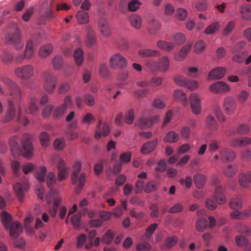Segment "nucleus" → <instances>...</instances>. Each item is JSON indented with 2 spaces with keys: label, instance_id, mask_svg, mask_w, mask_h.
Here are the masks:
<instances>
[{
  "label": "nucleus",
  "instance_id": "bb28decb",
  "mask_svg": "<svg viewBox=\"0 0 251 251\" xmlns=\"http://www.w3.org/2000/svg\"><path fill=\"white\" fill-rule=\"evenodd\" d=\"M156 46L160 49L167 51L172 50L175 47V45L173 42H169L163 40L158 41Z\"/></svg>",
  "mask_w": 251,
  "mask_h": 251
},
{
  "label": "nucleus",
  "instance_id": "bf43d9fd",
  "mask_svg": "<svg viewBox=\"0 0 251 251\" xmlns=\"http://www.w3.org/2000/svg\"><path fill=\"white\" fill-rule=\"evenodd\" d=\"M235 240L236 245L240 247L245 246L248 243L247 239L242 236H236Z\"/></svg>",
  "mask_w": 251,
  "mask_h": 251
},
{
  "label": "nucleus",
  "instance_id": "c85d7f7f",
  "mask_svg": "<svg viewBox=\"0 0 251 251\" xmlns=\"http://www.w3.org/2000/svg\"><path fill=\"white\" fill-rule=\"evenodd\" d=\"M175 98L186 106L188 105L187 97L185 93L180 90H176L174 92Z\"/></svg>",
  "mask_w": 251,
  "mask_h": 251
},
{
  "label": "nucleus",
  "instance_id": "393cba45",
  "mask_svg": "<svg viewBox=\"0 0 251 251\" xmlns=\"http://www.w3.org/2000/svg\"><path fill=\"white\" fill-rule=\"evenodd\" d=\"M192 45L191 44H187L182 48L179 53L176 54L175 58L176 61H182L187 55L188 53L190 51Z\"/></svg>",
  "mask_w": 251,
  "mask_h": 251
},
{
  "label": "nucleus",
  "instance_id": "ea45409f",
  "mask_svg": "<svg viewBox=\"0 0 251 251\" xmlns=\"http://www.w3.org/2000/svg\"><path fill=\"white\" fill-rule=\"evenodd\" d=\"M33 220V218L31 215H28L24 220V225L25 228L26 232L31 234L33 232V228L30 226V224Z\"/></svg>",
  "mask_w": 251,
  "mask_h": 251
},
{
  "label": "nucleus",
  "instance_id": "7c9ffc66",
  "mask_svg": "<svg viewBox=\"0 0 251 251\" xmlns=\"http://www.w3.org/2000/svg\"><path fill=\"white\" fill-rule=\"evenodd\" d=\"M76 17L78 23L79 24H85L89 22V15L87 12L82 10L79 11Z\"/></svg>",
  "mask_w": 251,
  "mask_h": 251
},
{
  "label": "nucleus",
  "instance_id": "0e129e2a",
  "mask_svg": "<svg viewBox=\"0 0 251 251\" xmlns=\"http://www.w3.org/2000/svg\"><path fill=\"white\" fill-rule=\"evenodd\" d=\"M214 113L217 117V119L222 122H225L226 121V118L223 113L220 107L216 108L214 109Z\"/></svg>",
  "mask_w": 251,
  "mask_h": 251
},
{
  "label": "nucleus",
  "instance_id": "72a5a7b5",
  "mask_svg": "<svg viewBox=\"0 0 251 251\" xmlns=\"http://www.w3.org/2000/svg\"><path fill=\"white\" fill-rule=\"evenodd\" d=\"M86 28L87 31V43L89 46L93 45L96 42V37L94 32L90 26H87Z\"/></svg>",
  "mask_w": 251,
  "mask_h": 251
},
{
  "label": "nucleus",
  "instance_id": "cd10ccee",
  "mask_svg": "<svg viewBox=\"0 0 251 251\" xmlns=\"http://www.w3.org/2000/svg\"><path fill=\"white\" fill-rule=\"evenodd\" d=\"M179 138V135L174 131L168 132L164 137V141L166 143H174L177 142Z\"/></svg>",
  "mask_w": 251,
  "mask_h": 251
},
{
  "label": "nucleus",
  "instance_id": "f8f14e48",
  "mask_svg": "<svg viewBox=\"0 0 251 251\" xmlns=\"http://www.w3.org/2000/svg\"><path fill=\"white\" fill-rule=\"evenodd\" d=\"M210 90L214 93H221L229 91V86L223 81H218L211 85Z\"/></svg>",
  "mask_w": 251,
  "mask_h": 251
},
{
  "label": "nucleus",
  "instance_id": "a19ab883",
  "mask_svg": "<svg viewBox=\"0 0 251 251\" xmlns=\"http://www.w3.org/2000/svg\"><path fill=\"white\" fill-rule=\"evenodd\" d=\"M220 25L219 23L214 22L207 26L204 30V33L206 34H212L215 33L219 28Z\"/></svg>",
  "mask_w": 251,
  "mask_h": 251
},
{
  "label": "nucleus",
  "instance_id": "774afa93",
  "mask_svg": "<svg viewBox=\"0 0 251 251\" xmlns=\"http://www.w3.org/2000/svg\"><path fill=\"white\" fill-rule=\"evenodd\" d=\"M1 59L2 61L5 62H11L14 60V56L11 53L5 51L2 55Z\"/></svg>",
  "mask_w": 251,
  "mask_h": 251
},
{
  "label": "nucleus",
  "instance_id": "5fc2aeb1",
  "mask_svg": "<svg viewBox=\"0 0 251 251\" xmlns=\"http://www.w3.org/2000/svg\"><path fill=\"white\" fill-rule=\"evenodd\" d=\"M67 106L61 105L56 107L54 111V115L58 118L61 117L65 113Z\"/></svg>",
  "mask_w": 251,
  "mask_h": 251
},
{
  "label": "nucleus",
  "instance_id": "1a4fd4ad",
  "mask_svg": "<svg viewBox=\"0 0 251 251\" xmlns=\"http://www.w3.org/2000/svg\"><path fill=\"white\" fill-rule=\"evenodd\" d=\"M159 119L160 117L158 115L154 116L151 118L142 117L138 120L136 125L141 128H147L151 127L154 123L159 121Z\"/></svg>",
  "mask_w": 251,
  "mask_h": 251
},
{
  "label": "nucleus",
  "instance_id": "f3484780",
  "mask_svg": "<svg viewBox=\"0 0 251 251\" xmlns=\"http://www.w3.org/2000/svg\"><path fill=\"white\" fill-rule=\"evenodd\" d=\"M15 73L16 75L24 79L30 77L33 75V70L29 66H27L22 68H18L16 70Z\"/></svg>",
  "mask_w": 251,
  "mask_h": 251
},
{
  "label": "nucleus",
  "instance_id": "5701e85b",
  "mask_svg": "<svg viewBox=\"0 0 251 251\" xmlns=\"http://www.w3.org/2000/svg\"><path fill=\"white\" fill-rule=\"evenodd\" d=\"M53 47L51 44L42 46L39 51V55L41 58H46L50 55L53 51Z\"/></svg>",
  "mask_w": 251,
  "mask_h": 251
},
{
  "label": "nucleus",
  "instance_id": "4c0bfd02",
  "mask_svg": "<svg viewBox=\"0 0 251 251\" xmlns=\"http://www.w3.org/2000/svg\"><path fill=\"white\" fill-rule=\"evenodd\" d=\"M188 15L186 9L183 8H178L176 11V16L177 19L180 21L186 20Z\"/></svg>",
  "mask_w": 251,
  "mask_h": 251
},
{
  "label": "nucleus",
  "instance_id": "a211bd4d",
  "mask_svg": "<svg viewBox=\"0 0 251 251\" xmlns=\"http://www.w3.org/2000/svg\"><path fill=\"white\" fill-rule=\"evenodd\" d=\"M226 73L225 68L219 67L213 69L210 71L208 75V79H219L223 77Z\"/></svg>",
  "mask_w": 251,
  "mask_h": 251
},
{
  "label": "nucleus",
  "instance_id": "603ef678",
  "mask_svg": "<svg viewBox=\"0 0 251 251\" xmlns=\"http://www.w3.org/2000/svg\"><path fill=\"white\" fill-rule=\"evenodd\" d=\"M95 118L90 113H87L85 114L82 120V123L84 125H89L95 122Z\"/></svg>",
  "mask_w": 251,
  "mask_h": 251
},
{
  "label": "nucleus",
  "instance_id": "b1692460",
  "mask_svg": "<svg viewBox=\"0 0 251 251\" xmlns=\"http://www.w3.org/2000/svg\"><path fill=\"white\" fill-rule=\"evenodd\" d=\"M74 170L72 175L71 179L73 184H76L77 181V176L81 169L82 163L80 160L76 161L74 164Z\"/></svg>",
  "mask_w": 251,
  "mask_h": 251
},
{
  "label": "nucleus",
  "instance_id": "6e6552de",
  "mask_svg": "<svg viewBox=\"0 0 251 251\" xmlns=\"http://www.w3.org/2000/svg\"><path fill=\"white\" fill-rule=\"evenodd\" d=\"M238 182L243 188L248 189L251 187V171L242 172L238 175Z\"/></svg>",
  "mask_w": 251,
  "mask_h": 251
},
{
  "label": "nucleus",
  "instance_id": "c03bdc74",
  "mask_svg": "<svg viewBox=\"0 0 251 251\" xmlns=\"http://www.w3.org/2000/svg\"><path fill=\"white\" fill-rule=\"evenodd\" d=\"M229 205L232 209H240L242 206V201L240 198H233L231 200Z\"/></svg>",
  "mask_w": 251,
  "mask_h": 251
},
{
  "label": "nucleus",
  "instance_id": "2eb2a0df",
  "mask_svg": "<svg viewBox=\"0 0 251 251\" xmlns=\"http://www.w3.org/2000/svg\"><path fill=\"white\" fill-rule=\"evenodd\" d=\"M13 188L19 200L22 201L24 199V192L28 189L29 186L26 182H24L23 184L18 182L14 186Z\"/></svg>",
  "mask_w": 251,
  "mask_h": 251
},
{
  "label": "nucleus",
  "instance_id": "864d4df0",
  "mask_svg": "<svg viewBox=\"0 0 251 251\" xmlns=\"http://www.w3.org/2000/svg\"><path fill=\"white\" fill-rule=\"evenodd\" d=\"M134 120V112L133 109L129 110L125 115V121L127 124H131Z\"/></svg>",
  "mask_w": 251,
  "mask_h": 251
},
{
  "label": "nucleus",
  "instance_id": "052dcab7",
  "mask_svg": "<svg viewBox=\"0 0 251 251\" xmlns=\"http://www.w3.org/2000/svg\"><path fill=\"white\" fill-rule=\"evenodd\" d=\"M180 183L187 188H189L192 186V179L191 177L187 176L185 178H182L180 179Z\"/></svg>",
  "mask_w": 251,
  "mask_h": 251
},
{
  "label": "nucleus",
  "instance_id": "79ce46f5",
  "mask_svg": "<svg viewBox=\"0 0 251 251\" xmlns=\"http://www.w3.org/2000/svg\"><path fill=\"white\" fill-rule=\"evenodd\" d=\"M40 141L43 147H48L50 142L49 135L46 132H42L40 135Z\"/></svg>",
  "mask_w": 251,
  "mask_h": 251
},
{
  "label": "nucleus",
  "instance_id": "2f4dec72",
  "mask_svg": "<svg viewBox=\"0 0 251 251\" xmlns=\"http://www.w3.org/2000/svg\"><path fill=\"white\" fill-rule=\"evenodd\" d=\"M251 215V208L248 211H235L230 213V217L233 219H241Z\"/></svg>",
  "mask_w": 251,
  "mask_h": 251
},
{
  "label": "nucleus",
  "instance_id": "f704fd0d",
  "mask_svg": "<svg viewBox=\"0 0 251 251\" xmlns=\"http://www.w3.org/2000/svg\"><path fill=\"white\" fill-rule=\"evenodd\" d=\"M250 131V127L247 124H241L237 126L234 133L247 134Z\"/></svg>",
  "mask_w": 251,
  "mask_h": 251
},
{
  "label": "nucleus",
  "instance_id": "de8ad7c7",
  "mask_svg": "<svg viewBox=\"0 0 251 251\" xmlns=\"http://www.w3.org/2000/svg\"><path fill=\"white\" fill-rule=\"evenodd\" d=\"M207 226V220L204 218L198 220L196 223V227L198 231H203Z\"/></svg>",
  "mask_w": 251,
  "mask_h": 251
},
{
  "label": "nucleus",
  "instance_id": "a878e982",
  "mask_svg": "<svg viewBox=\"0 0 251 251\" xmlns=\"http://www.w3.org/2000/svg\"><path fill=\"white\" fill-rule=\"evenodd\" d=\"M56 80L51 76H47L45 78V88L50 93L52 92L55 87Z\"/></svg>",
  "mask_w": 251,
  "mask_h": 251
},
{
  "label": "nucleus",
  "instance_id": "4d7b16f0",
  "mask_svg": "<svg viewBox=\"0 0 251 251\" xmlns=\"http://www.w3.org/2000/svg\"><path fill=\"white\" fill-rule=\"evenodd\" d=\"M141 3L138 0H132L128 4V9L130 11H135L139 7Z\"/></svg>",
  "mask_w": 251,
  "mask_h": 251
},
{
  "label": "nucleus",
  "instance_id": "4be33fe9",
  "mask_svg": "<svg viewBox=\"0 0 251 251\" xmlns=\"http://www.w3.org/2000/svg\"><path fill=\"white\" fill-rule=\"evenodd\" d=\"M158 141L155 139L144 144L141 148V152L143 154H148L152 152L157 145Z\"/></svg>",
  "mask_w": 251,
  "mask_h": 251
},
{
  "label": "nucleus",
  "instance_id": "412c9836",
  "mask_svg": "<svg viewBox=\"0 0 251 251\" xmlns=\"http://www.w3.org/2000/svg\"><path fill=\"white\" fill-rule=\"evenodd\" d=\"M129 22L132 27L140 29L142 26L143 20L141 17L137 14H132L129 17Z\"/></svg>",
  "mask_w": 251,
  "mask_h": 251
},
{
  "label": "nucleus",
  "instance_id": "4468645a",
  "mask_svg": "<svg viewBox=\"0 0 251 251\" xmlns=\"http://www.w3.org/2000/svg\"><path fill=\"white\" fill-rule=\"evenodd\" d=\"M98 27L100 33L105 37H108L111 35L110 28L106 18H102L98 22Z\"/></svg>",
  "mask_w": 251,
  "mask_h": 251
},
{
  "label": "nucleus",
  "instance_id": "9b49d317",
  "mask_svg": "<svg viewBox=\"0 0 251 251\" xmlns=\"http://www.w3.org/2000/svg\"><path fill=\"white\" fill-rule=\"evenodd\" d=\"M33 43L31 40H29L27 42L25 50V54L19 55L16 57L17 61H22L25 58L27 59L31 58L34 54Z\"/></svg>",
  "mask_w": 251,
  "mask_h": 251
},
{
  "label": "nucleus",
  "instance_id": "37998d69",
  "mask_svg": "<svg viewBox=\"0 0 251 251\" xmlns=\"http://www.w3.org/2000/svg\"><path fill=\"white\" fill-rule=\"evenodd\" d=\"M47 185L49 188H52L56 181V178L53 172H49L46 178Z\"/></svg>",
  "mask_w": 251,
  "mask_h": 251
},
{
  "label": "nucleus",
  "instance_id": "13d9d810",
  "mask_svg": "<svg viewBox=\"0 0 251 251\" xmlns=\"http://www.w3.org/2000/svg\"><path fill=\"white\" fill-rule=\"evenodd\" d=\"M235 229L238 232L244 233L247 235H250L251 232V230L249 228L241 224L236 225Z\"/></svg>",
  "mask_w": 251,
  "mask_h": 251
},
{
  "label": "nucleus",
  "instance_id": "3c124183",
  "mask_svg": "<svg viewBox=\"0 0 251 251\" xmlns=\"http://www.w3.org/2000/svg\"><path fill=\"white\" fill-rule=\"evenodd\" d=\"M74 57L76 63H82L83 61V52L82 50L78 48L75 50Z\"/></svg>",
  "mask_w": 251,
  "mask_h": 251
},
{
  "label": "nucleus",
  "instance_id": "6e6d98bb",
  "mask_svg": "<svg viewBox=\"0 0 251 251\" xmlns=\"http://www.w3.org/2000/svg\"><path fill=\"white\" fill-rule=\"evenodd\" d=\"M178 241L177 237L175 236L168 237L165 241V246L168 248H171L174 246Z\"/></svg>",
  "mask_w": 251,
  "mask_h": 251
},
{
  "label": "nucleus",
  "instance_id": "ddd939ff",
  "mask_svg": "<svg viewBox=\"0 0 251 251\" xmlns=\"http://www.w3.org/2000/svg\"><path fill=\"white\" fill-rule=\"evenodd\" d=\"M110 132V128L108 125L105 124H102L101 120L99 121L98 125L97 128L95 137L99 139L101 137H105Z\"/></svg>",
  "mask_w": 251,
  "mask_h": 251
},
{
  "label": "nucleus",
  "instance_id": "c756f323",
  "mask_svg": "<svg viewBox=\"0 0 251 251\" xmlns=\"http://www.w3.org/2000/svg\"><path fill=\"white\" fill-rule=\"evenodd\" d=\"M240 13L243 19L251 20V4H244L240 9Z\"/></svg>",
  "mask_w": 251,
  "mask_h": 251
},
{
  "label": "nucleus",
  "instance_id": "423d86ee",
  "mask_svg": "<svg viewBox=\"0 0 251 251\" xmlns=\"http://www.w3.org/2000/svg\"><path fill=\"white\" fill-rule=\"evenodd\" d=\"M31 135L25 134L23 135L22 140L23 145L22 155L27 158L32 157L33 154V148L31 142Z\"/></svg>",
  "mask_w": 251,
  "mask_h": 251
},
{
  "label": "nucleus",
  "instance_id": "f03ea898",
  "mask_svg": "<svg viewBox=\"0 0 251 251\" xmlns=\"http://www.w3.org/2000/svg\"><path fill=\"white\" fill-rule=\"evenodd\" d=\"M56 163H57L58 170L57 179L59 181H61L67 178L70 174V168L66 165L64 159L55 155L51 157L50 164L53 166Z\"/></svg>",
  "mask_w": 251,
  "mask_h": 251
},
{
  "label": "nucleus",
  "instance_id": "09e8293b",
  "mask_svg": "<svg viewBox=\"0 0 251 251\" xmlns=\"http://www.w3.org/2000/svg\"><path fill=\"white\" fill-rule=\"evenodd\" d=\"M195 8L200 11H204L208 8V4L206 0H200L195 4Z\"/></svg>",
  "mask_w": 251,
  "mask_h": 251
},
{
  "label": "nucleus",
  "instance_id": "aec40b11",
  "mask_svg": "<svg viewBox=\"0 0 251 251\" xmlns=\"http://www.w3.org/2000/svg\"><path fill=\"white\" fill-rule=\"evenodd\" d=\"M139 55L143 58L149 57H156L160 55V52L157 50H152L149 49H141L138 50Z\"/></svg>",
  "mask_w": 251,
  "mask_h": 251
},
{
  "label": "nucleus",
  "instance_id": "8fccbe9b",
  "mask_svg": "<svg viewBox=\"0 0 251 251\" xmlns=\"http://www.w3.org/2000/svg\"><path fill=\"white\" fill-rule=\"evenodd\" d=\"M53 146L55 150H62L66 146L65 141L63 138H57L53 143Z\"/></svg>",
  "mask_w": 251,
  "mask_h": 251
},
{
  "label": "nucleus",
  "instance_id": "49530a36",
  "mask_svg": "<svg viewBox=\"0 0 251 251\" xmlns=\"http://www.w3.org/2000/svg\"><path fill=\"white\" fill-rule=\"evenodd\" d=\"M37 101V100L35 98H31L30 106L28 109L26 110V112L27 114H33L37 111L38 109V107L36 105Z\"/></svg>",
  "mask_w": 251,
  "mask_h": 251
},
{
  "label": "nucleus",
  "instance_id": "7ed1b4c3",
  "mask_svg": "<svg viewBox=\"0 0 251 251\" xmlns=\"http://www.w3.org/2000/svg\"><path fill=\"white\" fill-rule=\"evenodd\" d=\"M5 40L8 44L14 45L16 50H20L24 47V43L21 41V33L15 24L5 36Z\"/></svg>",
  "mask_w": 251,
  "mask_h": 251
},
{
  "label": "nucleus",
  "instance_id": "58836bf2",
  "mask_svg": "<svg viewBox=\"0 0 251 251\" xmlns=\"http://www.w3.org/2000/svg\"><path fill=\"white\" fill-rule=\"evenodd\" d=\"M127 61L126 58L120 53H117L110 58V63H126Z\"/></svg>",
  "mask_w": 251,
  "mask_h": 251
},
{
  "label": "nucleus",
  "instance_id": "473e14b6",
  "mask_svg": "<svg viewBox=\"0 0 251 251\" xmlns=\"http://www.w3.org/2000/svg\"><path fill=\"white\" fill-rule=\"evenodd\" d=\"M194 181L196 187L200 189L202 188L205 184V177L202 174H197L194 176Z\"/></svg>",
  "mask_w": 251,
  "mask_h": 251
},
{
  "label": "nucleus",
  "instance_id": "f257e3e1",
  "mask_svg": "<svg viewBox=\"0 0 251 251\" xmlns=\"http://www.w3.org/2000/svg\"><path fill=\"white\" fill-rule=\"evenodd\" d=\"M1 222L5 228L9 231L10 236L16 238L23 231L22 225L18 221L13 222L12 218L8 213L3 211L1 215Z\"/></svg>",
  "mask_w": 251,
  "mask_h": 251
},
{
  "label": "nucleus",
  "instance_id": "6ab92c4d",
  "mask_svg": "<svg viewBox=\"0 0 251 251\" xmlns=\"http://www.w3.org/2000/svg\"><path fill=\"white\" fill-rule=\"evenodd\" d=\"M148 23L149 32L151 34L154 35L156 34L160 28L161 25L159 21L153 17L149 19Z\"/></svg>",
  "mask_w": 251,
  "mask_h": 251
},
{
  "label": "nucleus",
  "instance_id": "e2e57ef3",
  "mask_svg": "<svg viewBox=\"0 0 251 251\" xmlns=\"http://www.w3.org/2000/svg\"><path fill=\"white\" fill-rule=\"evenodd\" d=\"M164 13L166 15H172L175 12V7L170 3H166L164 7Z\"/></svg>",
  "mask_w": 251,
  "mask_h": 251
},
{
  "label": "nucleus",
  "instance_id": "9d476101",
  "mask_svg": "<svg viewBox=\"0 0 251 251\" xmlns=\"http://www.w3.org/2000/svg\"><path fill=\"white\" fill-rule=\"evenodd\" d=\"M225 189L220 185H217L215 189L213 198L219 204H224L227 201L225 196Z\"/></svg>",
  "mask_w": 251,
  "mask_h": 251
},
{
  "label": "nucleus",
  "instance_id": "0eeeda50",
  "mask_svg": "<svg viewBox=\"0 0 251 251\" xmlns=\"http://www.w3.org/2000/svg\"><path fill=\"white\" fill-rule=\"evenodd\" d=\"M189 101L192 112L195 115H199L201 113V98L197 93H192L190 95Z\"/></svg>",
  "mask_w": 251,
  "mask_h": 251
},
{
  "label": "nucleus",
  "instance_id": "20e7f679",
  "mask_svg": "<svg viewBox=\"0 0 251 251\" xmlns=\"http://www.w3.org/2000/svg\"><path fill=\"white\" fill-rule=\"evenodd\" d=\"M13 101H9V107L5 117V122H9L16 118V120L24 126L29 123V121L26 118L23 120L22 118L21 106H17V109L16 110L13 104Z\"/></svg>",
  "mask_w": 251,
  "mask_h": 251
},
{
  "label": "nucleus",
  "instance_id": "69168bd1",
  "mask_svg": "<svg viewBox=\"0 0 251 251\" xmlns=\"http://www.w3.org/2000/svg\"><path fill=\"white\" fill-rule=\"evenodd\" d=\"M205 49V45L202 41L200 40L196 43L194 46V50L197 53L202 52Z\"/></svg>",
  "mask_w": 251,
  "mask_h": 251
},
{
  "label": "nucleus",
  "instance_id": "a18cd8bd",
  "mask_svg": "<svg viewBox=\"0 0 251 251\" xmlns=\"http://www.w3.org/2000/svg\"><path fill=\"white\" fill-rule=\"evenodd\" d=\"M114 234V232L112 230H108L102 237V241L105 244H110L113 241Z\"/></svg>",
  "mask_w": 251,
  "mask_h": 251
},
{
  "label": "nucleus",
  "instance_id": "680f3d73",
  "mask_svg": "<svg viewBox=\"0 0 251 251\" xmlns=\"http://www.w3.org/2000/svg\"><path fill=\"white\" fill-rule=\"evenodd\" d=\"M206 125L207 126H208L210 128H217V124L216 121L214 119V118L211 116L209 115L206 121Z\"/></svg>",
  "mask_w": 251,
  "mask_h": 251
},
{
  "label": "nucleus",
  "instance_id": "e433bc0d",
  "mask_svg": "<svg viewBox=\"0 0 251 251\" xmlns=\"http://www.w3.org/2000/svg\"><path fill=\"white\" fill-rule=\"evenodd\" d=\"M47 172V168L45 166H41L36 171L35 177L39 181H44L45 176Z\"/></svg>",
  "mask_w": 251,
  "mask_h": 251
},
{
  "label": "nucleus",
  "instance_id": "39448f33",
  "mask_svg": "<svg viewBox=\"0 0 251 251\" xmlns=\"http://www.w3.org/2000/svg\"><path fill=\"white\" fill-rule=\"evenodd\" d=\"M58 192L51 190L45 197V201L49 204L51 203V199H53V207L49 209V212L53 217L56 216L58 207L62 202V198L58 196Z\"/></svg>",
  "mask_w": 251,
  "mask_h": 251
},
{
  "label": "nucleus",
  "instance_id": "338daca9",
  "mask_svg": "<svg viewBox=\"0 0 251 251\" xmlns=\"http://www.w3.org/2000/svg\"><path fill=\"white\" fill-rule=\"evenodd\" d=\"M34 9L33 7H30L26 10L25 13L23 14L22 19L25 22L28 21L32 15H33Z\"/></svg>",
  "mask_w": 251,
  "mask_h": 251
},
{
  "label": "nucleus",
  "instance_id": "dca6fc26",
  "mask_svg": "<svg viewBox=\"0 0 251 251\" xmlns=\"http://www.w3.org/2000/svg\"><path fill=\"white\" fill-rule=\"evenodd\" d=\"M223 109L227 114H232L236 109V103L231 97L226 98L224 101Z\"/></svg>",
  "mask_w": 251,
  "mask_h": 251
},
{
  "label": "nucleus",
  "instance_id": "c9c22d12",
  "mask_svg": "<svg viewBox=\"0 0 251 251\" xmlns=\"http://www.w3.org/2000/svg\"><path fill=\"white\" fill-rule=\"evenodd\" d=\"M172 40L175 46L183 44L185 41V36L183 33H178L172 36Z\"/></svg>",
  "mask_w": 251,
  "mask_h": 251
}]
</instances>
